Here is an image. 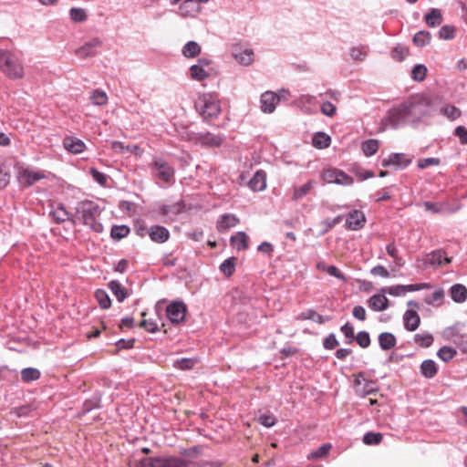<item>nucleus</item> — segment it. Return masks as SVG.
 I'll return each instance as SVG.
<instances>
[{
	"label": "nucleus",
	"mask_w": 467,
	"mask_h": 467,
	"mask_svg": "<svg viewBox=\"0 0 467 467\" xmlns=\"http://www.w3.org/2000/svg\"><path fill=\"white\" fill-rule=\"evenodd\" d=\"M434 110L433 104L426 96L416 94L408 98L397 107L390 109L382 119L380 130H396L405 123H415L431 116Z\"/></svg>",
	"instance_id": "obj_1"
},
{
	"label": "nucleus",
	"mask_w": 467,
	"mask_h": 467,
	"mask_svg": "<svg viewBox=\"0 0 467 467\" xmlns=\"http://www.w3.org/2000/svg\"><path fill=\"white\" fill-rule=\"evenodd\" d=\"M100 213L99 205L91 201L81 202L77 206V213L82 223L95 233L103 231V225L97 220Z\"/></svg>",
	"instance_id": "obj_2"
},
{
	"label": "nucleus",
	"mask_w": 467,
	"mask_h": 467,
	"mask_svg": "<svg viewBox=\"0 0 467 467\" xmlns=\"http://www.w3.org/2000/svg\"><path fill=\"white\" fill-rule=\"evenodd\" d=\"M0 70L11 79L24 76V67L18 57L8 50H0Z\"/></svg>",
	"instance_id": "obj_3"
},
{
	"label": "nucleus",
	"mask_w": 467,
	"mask_h": 467,
	"mask_svg": "<svg viewBox=\"0 0 467 467\" xmlns=\"http://www.w3.org/2000/svg\"><path fill=\"white\" fill-rule=\"evenodd\" d=\"M196 108L204 119H213L221 111L218 99L211 93L202 95L196 102Z\"/></svg>",
	"instance_id": "obj_4"
},
{
	"label": "nucleus",
	"mask_w": 467,
	"mask_h": 467,
	"mask_svg": "<svg viewBox=\"0 0 467 467\" xmlns=\"http://www.w3.org/2000/svg\"><path fill=\"white\" fill-rule=\"evenodd\" d=\"M151 171L155 178L170 182L174 178V169L163 159L154 158L151 162Z\"/></svg>",
	"instance_id": "obj_5"
},
{
	"label": "nucleus",
	"mask_w": 467,
	"mask_h": 467,
	"mask_svg": "<svg viewBox=\"0 0 467 467\" xmlns=\"http://www.w3.org/2000/svg\"><path fill=\"white\" fill-rule=\"evenodd\" d=\"M43 178H45V174L41 171H33L21 165L16 166V179L19 184L25 188L30 187Z\"/></svg>",
	"instance_id": "obj_6"
},
{
	"label": "nucleus",
	"mask_w": 467,
	"mask_h": 467,
	"mask_svg": "<svg viewBox=\"0 0 467 467\" xmlns=\"http://www.w3.org/2000/svg\"><path fill=\"white\" fill-rule=\"evenodd\" d=\"M143 466L149 467H190V462L179 458L143 459Z\"/></svg>",
	"instance_id": "obj_7"
},
{
	"label": "nucleus",
	"mask_w": 467,
	"mask_h": 467,
	"mask_svg": "<svg viewBox=\"0 0 467 467\" xmlns=\"http://www.w3.org/2000/svg\"><path fill=\"white\" fill-rule=\"evenodd\" d=\"M187 312L186 305L182 301H174L166 307V315L169 320L175 325L184 321Z\"/></svg>",
	"instance_id": "obj_8"
},
{
	"label": "nucleus",
	"mask_w": 467,
	"mask_h": 467,
	"mask_svg": "<svg viewBox=\"0 0 467 467\" xmlns=\"http://www.w3.org/2000/svg\"><path fill=\"white\" fill-rule=\"evenodd\" d=\"M103 41L96 36L85 43L76 50V55L81 58H88L98 54V49L102 47Z\"/></svg>",
	"instance_id": "obj_9"
},
{
	"label": "nucleus",
	"mask_w": 467,
	"mask_h": 467,
	"mask_svg": "<svg viewBox=\"0 0 467 467\" xmlns=\"http://www.w3.org/2000/svg\"><path fill=\"white\" fill-rule=\"evenodd\" d=\"M233 57L242 66H250L254 62V51L241 45H235L232 49Z\"/></svg>",
	"instance_id": "obj_10"
},
{
	"label": "nucleus",
	"mask_w": 467,
	"mask_h": 467,
	"mask_svg": "<svg viewBox=\"0 0 467 467\" xmlns=\"http://www.w3.org/2000/svg\"><path fill=\"white\" fill-rule=\"evenodd\" d=\"M445 335L452 340L462 353L467 354V334H461L456 327H452L445 330Z\"/></svg>",
	"instance_id": "obj_11"
},
{
	"label": "nucleus",
	"mask_w": 467,
	"mask_h": 467,
	"mask_svg": "<svg viewBox=\"0 0 467 467\" xmlns=\"http://www.w3.org/2000/svg\"><path fill=\"white\" fill-rule=\"evenodd\" d=\"M280 98L272 91H266L261 95V109L265 113H272L279 102Z\"/></svg>",
	"instance_id": "obj_12"
},
{
	"label": "nucleus",
	"mask_w": 467,
	"mask_h": 467,
	"mask_svg": "<svg viewBox=\"0 0 467 467\" xmlns=\"http://www.w3.org/2000/svg\"><path fill=\"white\" fill-rule=\"evenodd\" d=\"M296 105L306 114L317 113V99L311 95H302L296 100Z\"/></svg>",
	"instance_id": "obj_13"
},
{
	"label": "nucleus",
	"mask_w": 467,
	"mask_h": 467,
	"mask_svg": "<svg viewBox=\"0 0 467 467\" xmlns=\"http://www.w3.org/2000/svg\"><path fill=\"white\" fill-rule=\"evenodd\" d=\"M64 148L73 153L78 154L86 150V144L76 137L67 136L63 140Z\"/></svg>",
	"instance_id": "obj_14"
},
{
	"label": "nucleus",
	"mask_w": 467,
	"mask_h": 467,
	"mask_svg": "<svg viewBox=\"0 0 467 467\" xmlns=\"http://www.w3.org/2000/svg\"><path fill=\"white\" fill-rule=\"evenodd\" d=\"M366 222L365 215L362 212L355 210L348 214L347 225L350 230L357 231L361 229Z\"/></svg>",
	"instance_id": "obj_15"
},
{
	"label": "nucleus",
	"mask_w": 467,
	"mask_h": 467,
	"mask_svg": "<svg viewBox=\"0 0 467 467\" xmlns=\"http://www.w3.org/2000/svg\"><path fill=\"white\" fill-rule=\"evenodd\" d=\"M451 262V258L448 257L442 250L433 251L426 256V264L433 266H441L443 263L450 264Z\"/></svg>",
	"instance_id": "obj_16"
},
{
	"label": "nucleus",
	"mask_w": 467,
	"mask_h": 467,
	"mask_svg": "<svg viewBox=\"0 0 467 467\" xmlns=\"http://www.w3.org/2000/svg\"><path fill=\"white\" fill-rule=\"evenodd\" d=\"M148 234L150 237L151 241L155 243H165L169 237V231L161 225H153L148 230Z\"/></svg>",
	"instance_id": "obj_17"
},
{
	"label": "nucleus",
	"mask_w": 467,
	"mask_h": 467,
	"mask_svg": "<svg viewBox=\"0 0 467 467\" xmlns=\"http://www.w3.org/2000/svg\"><path fill=\"white\" fill-rule=\"evenodd\" d=\"M199 12L196 0H184L179 6V15L182 17L195 16Z\"/></svg>",
	"instance_id": "obj_18"
},
{
	"label": "nucleus",
	"mask_w": 467,
	"mask_h": 467,
	"mask_svg": "<svg viewBox=\"0 0 467 467\" xmlns=\"http://www.w3.org/2000/svg\"><path fill=\"white\" fill-rule=\"evenodd\" d=\"M410 162V160L406 159V157L403 153H392L388 158H386L382 161V166L388 167V166L393 165V166L404 168L407 165H409Z\"/></svg>",
	"instance_id": "obj_19"
},
{
	"label": "nucleus",
	"mask_w": 467,
	"mask_h": 467,
	"mask_svg": "<svg viewBox=\"0 0 467 467\" xmlns=\"http://www.w3.org/2000/svg\"><path fill=\"white\" fill-rule=\"evenodd\" d=\"M404 327L409 331H415L420 323L418 313L414 310H407L403 316Z\"/></svg>",
	"instance_id": "obj_20"
},
{
	"label": "nucleus",
	"mask_w": 467,
	"mask_h": 467,
	"mask_svg": "<svg viewBox=\"0 0 467 467\" xmlns=\"http://www.w3.org/2000/svg\"><path fill=\"white\" fill-rule=\"evenodd\" d=\"M250 188L254 192H261L266 187L265 172L262 170L257 171L249 181Z\"/></svg>",
	"instance_id": "obj_21"
},
{
	"label": "nucleus",
	"mask_w": 467,
	"mask_h": 467,
	"mask_svg": "<svg viewBox=\"0 0 467 467\" xmlns=\"http://www.w3.org/2000/svg\"><path fill=\"white\" fill-rule=\"evenodd\" d=\"M198 143L204 146L218 147L223 143V138L210 132L200 133L198 137Z\"/></svg>",
	"instance_id": "obj_22"
},
{
	"label": "nucleus",
	"mask_w": 467,
	"mask_h": 467,
	"mask_svg": "<svg viewBox=\"0 0 467 467\" xmlns=\"http://www.w3.org/2000/svg\"><path fill=\"white\" fill-rule=\"evenodd\" d=\"M449 294L454 302L463 303L467 298V288L462 284H455L450 288Z\"/></svg>",
	"instance_id": "obj_23"
},
{
	"label": "nucleus",
	"mask_w": 467,
	"mask_h": 467,
	"mask_svg": "<svg viewBox=\"0 0 467 467\" xmlns=\"http://www.w3.org/2000/svg\"><path fill=\"white\" fill-rule=\"evenodd\" d=\"M368 306L374 311H383L387 309L389 300L383 295H374L368 301Z\"/></svg>",
	"instance_id": "obj_24"
},
{
	"label": "nucleus",
	"mask_w": 467,
	"mask_h": 467,
	"mask_svg": "<svg viewBox=\"0 0 467 467\" xmlns=\"http://www.w3.org/2000/svg\"><path fill=\"white\" fill-rule=\"evenodd\" d=\"M248 236L244 232H238L235 235H233L230 239L231 245L238 251H244L247 249Z\"/></svg>",
	"instance_id": "obj_25"
},
{
	"label": "nucleus",
	"mask_w": 467,
	"mask_h": 467,
	"mask_svg": "<svg viewBox=\"0 0 467 467\" xmlns=\"http://www.w3.org/2000/svg\"><path fill=\"white\" fill-rule=\"evenodd\" d=\"M109 288L119 302H123L128 296L127 289L117 280L110 281L109 283Z\"/></svg>",
	"instance_id": "obj_26"
},
{
	"label": "nucleus",
	"mask_w": 467,
	"mask_h": 467,
	"mask_svg": "<svg viewBox=\"0 0 467 467\" xmlns=\"http://www.w3.org/2000/svg\"><path fill=\"white\" fill-rule=\"evenodd\" d=\"M238 223V219L233 214H224L221 216L217 223V229L219 232H225L228 229L234 227Z\"/></svg>",
	"instance_id": "obj_27"
},
{
	"label": "nucleus",
	"mask_w": 467,
	"mask_h": 467,
	"mask_svg": "<svg viewBox=\"0 0 467 467\" xmlns=\"http://www.w3.org/2000/svg\"><path fill=\"white\" fill-rule=\"evenodd\" d=\"M396 337L392 333L383 332L379 335V344L382 350H389L396 345Z\"/></svg>",
	"instance_id": "obj_28"
},
{
	"label": "nucleus",
	"mask_w": 467,
	"mask_h": 467,
	"mask_svg": "<svg viewBox=\"0 0 467 467\" xmlns=\"http://www.w3.org/2000/svg\"><path fill=\"white\" fill-rule=\"evenodd\" d=\"M424 20L429 26L434 27L442 23V15L439 9L431 8L430 12L425 15Z\"/></svg>",
	"instance_id": "obj_29"
},
{
	"label": "nucleus",
	"mask_w": 467,
	"mask_h": 467,
	"mask_svg": "<svg viewBox=\"0 0 467 467\" xmlns=\"http://www.w3.org/2000/svg\"><path fill=\"white\" fill-rule=\"evenodd\" d=\"M420 371L425 378L431 379L437 374L438 368L432 359H426L420 365Z\"/></svg>",
	"instance_id": "obj_30"
},
{
	"label": "nucleus",
	"mask_w": 467,
	"mask_h": 467,
	"mask_svg": "<svg viewBox=\"0 0 467 467\" xmlns=\"http://www.w3.org/2000/svg\"><path fill=\"white\" fill-rule=\"evenodd\" d=\"M316 182L310 180L306 183L297 188H295L292 199L294 201L301 200L303 197H305L306 194L310 192V191L314 188Z\"/></svg>",
	"instance_id": "obj_31"
},
{
	"label": "nucleus",
	"mask_w": 467,
	"mask_h": 467,
	"mask_svg": "<svg viewBox=\"0 0 467 467\" xmlns=\"http://www.w3.org/2000/svg\"><path fill=\"white\" fill-rule=\"evenodd\" d=\"M182 53L185 57H195L201 53V46L195 41H189L183 46Z\"/></svg>",
	"instance_id": "obj_32"
},
{
	"label": "nucleus",
	"mask_w": 467,
	"mask_h": 467,
	"mask_svg": "<svg viewBox=\"0 0 467 467\" xmlns=\"http://www.w3.org/2000/svg\"><path fill=\"white\" fill-rule=\"evenodd\" d=\"M331 141L330 137L324 132H317L312 140L313 145L317 149H326Z\"/></svg>",
	"instance_id": "obj_33"
},
{
	"label": "nucleus",
	"mask_w": 467,
	"mask_h": 467,
	"mask_svg": "<svg viewBox=\"0 0 467 467\" xmlns=\"http://www.w3.org/2000/svg\"><path fill=\"white\" fill-rule=\"evenodd\" d=\"M431 35L430 32L421 30L416 33L412 38L415 46L422 47L431 42Z\"/></svg>",
	"instance_id": "obj_34"
},
{
	"label": "nucleus",
	"mask_w": 467,
	"mask_h": 467,
	"mask_svg": "<svg viewBox=\"0 0 467 467\" xmlns=\"http://www.w3.org/2000/svg\"><path fill=\"white\" fill-rule=\"evenodd\" d=\"M69 18L75 23L85 22L88 18L87 12L81 7H72L69 9Z\"/></svg>",
	"instance_id": "obj_35"
},
{
	"label": "nucleus",
	"mask_w": 467,
	"mask_h": 467,
	"mask_svg": "<svg viewBox=\"0 0 467 467\" xmlns=\"http://www.w3.org/2000/svg\"><path fill=\"white\" fill-rule=\"evenodd\" d=\"M349 56L355 61H364L368 56L367 47L364 46L353 47L349 49Z\"/></svg>",
	"instance_id": "obj_36"
},
{
	"label": "nucleus",
	"mask_w": 467,
	"mask_h": 467,
	"mask_svg": "<svg viewBox=\"0 0 467 467\" xmlns=\"http://www.w3.org/2000/svg\"><path fill=\"white\" fill-rule=\"evenodd\" d=\"M191 78L197 81L204 80L209 74L202 68L201 65H192L190 67Z\"/></svg>",
	"instance_id": "obj_37"
},
{
	"label": "nucleus",
	"mask_w": 467,
	"mask_h": 467,
	"mask_svg": "<svg viewBox=\"0 0 467 467\" xmlns=\"http://www.w3.org/2000/svg\"><path fill=\"white\" fill-rule=\"evenodd\" d=\"M130 233V228L127 225H114L110 231V236L116 241H119L126 237Z\"/></svg>",
	"instance_id": "obj_38"
},
{
	"label": "nucleus",
	"mask_w": 467,
	"mask_h": 467,
	"mask_svg": "<svg viewBox=\"0 0 467 467\" xmlns=\"http://www.w3.org/2000/svg\"><path fill=\"white\" fill-rule=\"evenodd\" d=\"M361 149H362L363 153L367 157H370L378 151L379 141L377 140H373V139L368 140L362 143Z\"/></svg>",
	"instance_id": "obj_39"
},
{
	"label": "nucleus",
	"mask_w": 467,
	"mask_h": 467,
	"mask_svg": "<svg viewBox=\"0 0 467 467\" xmlns=\"http://www.w3.org/2000/svg\"><path fill=\"white\" fill-rule=\"evenodd\" d=\"M456 354L457 352L453 348L447 346L441 347L437 352L439 358L444 362L451 361L456 356Z\"/></svg>",
	"instance_id": "obj_40"
},
{
	"label": "nucleus",
	"mask_w": 467,
	"mask_h": 467,
	"mask_svg": "<svg viewBox=\"0 0 467 467\" xmlns=\"http://www.w3.org/2000/svg\"><path fill=\"white\" fill-rule=\"evenodd\" d=\"M50 215L55 222L59 223L67 221L69 214L62 205H59L50 212Z\"/></svg>",
	"instance_id": "obj_41"
},
{
	"label": "nucleus",
	"mask_w": 467,
	"mask_h": 467,
	"mask_svg": "<svg viewBox=\"0 0 467 467\" xmlns=\"http://www.w3.org/2000/svg\"><path fill=\"white\" fill-rule=\"evenodd\" d=\"M21 378L25 382L36 380L40 378V372L34 368H26L21 371Z\"/></svg>",
	"instance_id": "obj_42"
},
{
	"label": "nucleus",
	"mask_w": 467,
	"mask_h": 467,
	"mask_svg": "<svg viewBox=\"0 0 467 467\" xmlns=\"http://www.w3.org/2000/svg\"><path fill=\"white\" fill-rule=\"evenodd\" d=\"M183 210H184V205L182 202H175L171 205H164L161 209L162 213L164 215H170V214L177 215V214L182 213Z\"/></svg>",
	"instance_id": "obj_43"
},
{
	"label": "nucleus",
	"mask_w": 467,
	"mask_h": 467,
	"mask_svg": "<svg viewBox=\"0 0 467 467\" xmlns=\"http://www.w3.org/2000/svg\"><path fill=\"white\" fill-rule=\"evenodd\" d=\"M96 299L98 300L99 306L104 308L108 309L111 306V300L109 296V295L106 293V291L102 289H98L95 293Z\"/></svg>",
	"instance_id": "obj_44"
},
{
	"label": "nucleus",
	"mask_w": 467,
	"mask_h": 467,
	"mask_svg": "<svg viewBox=\"0 0 467 467\" xmlns=\"http://www.w3.org/2000/svg\"><path fill=\"white\" fill-rule=\"evenodd\" d=\"M427 74V67L422 64L415 65L411 70V78L415 81H422Z\"/></svg>",
	"instance_id": "obj_45"
},
{
	"label": "nucleus",
	"mask_w": 467,
	"mask_h": 467,
	"mask_svg": "<svg viewBox=\"0 0 467 467\" xmlns=\"http://www.w3.org/2000/svg\"><path fill=\"white\" fill-rule=\"evenodd\" d=\"M235 267V258L230 257L224 260L221 265L220 270L227 276H231L234 272Z\"/></svg>",
	"instance_id": "obj_46"
},
{
	"label": "nucleus",
	"mask_w": 467,
	"mask_h": 467,
	"mask_svg": "<svg viewBox=\"0 0 467 467\" xmlns=\"http://www.w3.org/2000/svg\"><path fill=\"white\" fill-rule=\"evenodd\" d=\"M340 170L327 169L322 172V179L327 183H336L339 175Z\"/></svg>",
	"instance_id": "obj_47"
},
{
	"label": "nucleus",
	"mask_w": 467,
	"mask_h": 467,
	"mask_svg": "<svg viewBox=\"0 0 467 467\" xmlns=\"http://www.w3.org/2000/svg\"><path fill=\"white\" fill-rule=\"evenodd\" d=\"M331 449L330 443H325L321 445L318 449L313 451L307 457V459H319L327 455Z\"/></svg>",
	"instance_id": "obj_48"
},
{
	"label": "nucleus",
	"mask_w": 467,
	"mask_h": 467,
	"mask_svg": "<svg viewBox=\"0 0 467 467\" xmlns=\"http://www.w3.org/2000/svg\"><path fill=\"white\" fill-rule=\"evenodd\" d=\"M382 434L379 432H367L363 436V442L367 445H377L382 441Z\"/></svg>",
	"instance_id": "obj_49"
},
{
	"label": "nucleus",
	"mask_w": 467,
	"mask_h": 467,
	"mask_svg": "<svg viewBox=\"0 0 467 467\" xmlns=\"http://www.w3.org/2000/svg\"><path fill=\"white\" fill-rule=\"evenodd\" d=\"M303 319H309L318 324H323L327 319L315 310L308 309L301 314Z\"/></svg>",
	"instance_id": "obj_50"
},
{
	"label": "nucleus",
	"mask_w": 467,
	"mask_h": 467,
	"mask_svg": "<svg viewBox=\"0 0 467 467\" xmlns=\"http://www.w3.org/2000/svg\"><path fill=\"white\" fill-rule=\"evenodd\" d=\"M409 55V49L403 46L395 47L391 51V57L397 61L404 60Z\"/></svg>",
	"instance_id": "obj_51"
},
{
	"label": "nucleus",
	"mask_w": 467,
	"mask_h": 467,
	"mask_svg": "<svg viewBox=\"0 0 467 467\" xmlns=\"http://www.w3.org/2000/svg\"><path fill=\"white\" fill-rule=\"evenodd\" d=\"M90 99L92 100V102L97 105V106H102V105H105L108 101V97H107V94L104 92V91H101V90H95L91 97H90Z\"/></svg>",
	"instance_id": "obj_52"
},
{
	"label": "nucleus",
	"mask_w": 467,
	"mask_h": 467,
	"mask_svg": "<svg viewBox=\"0 0 467 467\" xmlns=\"http://www.w3.org/2000/svg\"><path fill=\"white\" fill-rule=\"evenodd\" d=\"M414 341L422 347L428 348L433 342V337L431 334H416Z\"/></svg>",
	"instance_id": "obj_53"
},
{
	"label": "nucleus",
	"mask_w": 467,
	"mask_h": 467,
	"mask_svg": "<svg viewBox=\"0 0 467 467\" xmlns=\"http://www.w3.org/2000/svg\"><path fill=\"white\" fill-rule=\"evenodd\" d=\"M441 112L451 119H456L461 116V110L452 105H447L441 109Z\"/></svg>",
	"instance_id": "obj_54"
},
{
	"label": "nucleus",
	"mask_w": 467,
	"mask_h": 467,
	"mask_svg": "<svg viewBox=\"0 0 467 467\" xmlns=\"http://www.w3.org/2000/svg\"><path fill=\"white\" fill-rule=\"evenodd\" d=\"M89 173L92 176L93 180L97 182L99 185L104 186L107 184L109 176L104 174L103 172L99 171L95 168H90Z\"/></svg>",
	"instance_id": "obj_55"
},
{
	"label": "nucleus",
	"mask_w": 467,
	"mask_h": 467,
	"mask_svg": "<svg viewBox=\"0 0 467 467\" xmlns=\"http://www.w3.org/2000/svg\"><path fill=\"white\" fill-rule=\"evenodd\" d=\"M455 36V29L451 26H443L439 30V36L441 39H452Z\"/></svg>",
	"instance_id": "obj_56"
},
{
	"label": "nucleus",
	"mask_w": 467,
	"mask_h": 467,
	"mask_svg": "<svg viewBox=\"0 0 467 467\" xmlns=\"http://www.w3.org/2000/svg\"><path fill=\"white\" fill-rule=\"evenodd\" d=\"M355 338L357 343L363 348H366L370 345L369 334L366 331L358 332Z\"/></svg>",
	"instance_id": "obj_57"
},
{
	"label": "nucleus",
	"mask_w": 467,
	"mask_h": 467,
	"mask_svg": "<svg viewBox=\"0 0 467 467\" xmlns=\"http://www.w3.org/2000/svg\"><path fill=\"white\" fill-rule=\"evenodd\" d=\"M383 291L394 296H403L407 292L406 286L403 285L389 286L383 289Z\"/></svg>",
	"instance_id": "obj_58"
},
{
	"label": "nucleus",
	"mask_w": 467,
	"mask_h": 467,
	"mask_svg": "<svg viewBox=\"0 0 467 467\" xmlns=\"http://www.w3.org/2000/svg\"><path fill=\"white\" fill-rule=\"evenodd\" d=\"M321 112L327 117H333L337 112V108L330 101H325L320 107Z\"/></svg>",
	"instance_id": "obj_59"
},
{
	"label": "nucleus",
	"mask_w": 467,
	"mask_h": 467,
	"mask_svg": "<svg viewBox=\"0 0 467 467\" xmlns=\"http://www.w3.org/2000/svg\"><path fill=\"white\" fill-rule=\"evenodd\" d=\"M111 149L116 151L122 153L124 151H130L132 152L133 150L137 149V146H125L122 142L114 140L111 142Z\"/></svg>",
	"instance_id": "obj_60"
},
{
	"label": "nucleus",
	"mask_w": 467,
	"mask_h": 467,
	"mask_svg": "<svg viewBox=\"0 0 467 467\" xmlns=\"http://www.w3.org/2000/svg\"><path fill=\"white\" fill-rule=\"evenodd\" d=\"M444 297V290L442 288L436 289L430 297L425 299L426 304L434 306L435 302L442 300Z\"/></svg>",
	"instance_id": "obj_61"
},
{
	"label": "nucleus",
	"mask_w": 467,
	"mask_h": 467,
	"mask_svg": "<svg viewBox=\"0 0 467 467\" xmlns=\"http://www.w3.org/2000/svg\"><path fill=\"white\" fill-rule=\"evenodd\" d=\"M362 380L364 381L363 387L358 389V393L368 395L376 391L375 383L372 380H366L365 379H362Z\"/></svg>",
	"instance_id": "obj_62"
},
{
	"label": "nucleus",
	"mask_w": 467,
	"mask_h": 467,
	"mask_svg": "<svg viewBox=\"0 0 467 467\" xmlns=\"http://www.w3.org/2000/svg\"><path fill=\"white\" fill-rule=\"evenodd\" d=\"M195 365V360L192 358H181L176 360L174 366L186 370L192 368Z\"/></svg>",
	"instance_id": "obj_63"
},
{
	"label": "nucleus",
	"mask_w": 467,
	"mask_h": 467,
	"mask_svg": "<svg viewBox=\"0 0 467 467\" xmlns=\"http://www.w3.org/2000/svg\"><path fill=\"white\" fill-rule=\"evenodd\" d=\"M462 144H467V129L463 126H458L454 130Z\"/></svg>",
	"instance_id": "obj_64"
}]
</instances>
